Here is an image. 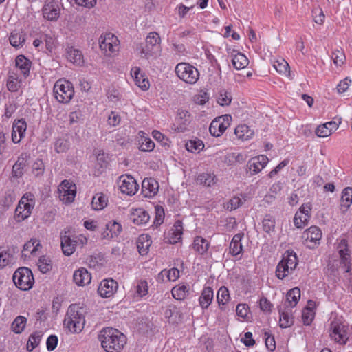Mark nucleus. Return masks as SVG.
Listing matches in <instances>:
<instances>
[{
  "instance_id": "49",
  "label": "nucleus",
  "mask_w": 352,
  "mask_h": 352,
  "mask_svg": "<svg viewBox=\"0 0 352 352\" xmlns=\"http://www.w3.org/2000/svg\"><path fill=\"white\" fill-rule=\"evenodd\" d=\"M178 315H179V311L174 305H169L164 312V316L169 322H176Z\"/></svg>"
},
{
  "instance_id": "24",
  "label": "nucleus",
  "mask_w": 352,
  "mask_h": 352,
  "mask_svg": "<svg viewBox=\"0 0 352 352\" xmlns=\"http://www.w3.org/2000/svg\"><path fill=\"white\" fill-rule=\"evenodd\" d=\"M16 67L20 70L21 74L27 78L30 74L32 62L24 55H19L15 59Z\"/></svg>"
},
{
  "instance_id": "63",
  "label": "nucleus",
  "mask_w": 352,
  "mask_h": 352,
  "mask_svg": "<svg viewBox=\"0 0 352 352\" xmlns=\"http://www.w3.org/2000/svg\"><path fill=\"white\" fill-rule=\"evenodd\" d=\"M142 144L140 150L142 151H151L155 148V143L148 138L141 136Z\"/></svg>"
},
{
  "instance_id": "5",
  "label": "nucleus",
  "mask_w": 352,
  "mask_h": 352,
  "mask_svg": "<svg viewBox=\"0 0 352 352\" xmlns=\"http://www.w3.org/2000/svg\"><path fill=\"white\" fill-rule=\"evenodd\" d=\"M175 72L181 80L189 84H195L199 77L198 69L187 63H178L175 67Z\"/></svg>"
},
{
  "instance_id": "3",
  "label": "nucleus",
  "mask_w": 352,
  "mask_h": 352,
  "mask_svg": "<svg viewBox=\"0 0 352 352\" xmlns=\"http://www.w3.org/2000/svg\"><path fill=\"white\" fill-rule=\"evenodd\" d=\"M53 91L56 100L63 104L69 102L74 95L73 84L62 78L55 82Z\"/></svg>"
},
{
  "instance_id": "27",
  "label": "nucleus",
  "mask_w": 352,
  "mask_h": 352,
  "mask_svg": "<svg viewBox=\"0 0 352 352\" xmlns=\"http://www.w3.org/2000/svg\"><path fill=\"white\" fill-rule=\"evenodd\" d=\"M67 58L78 66H81L84 63V58L82 52L72 47L67 49Z\"/></svg>"
},
{
  "instance_id": "21",
  "label": "nucleus",
  "mask_w": 352,
  "mask_h": 352,
  "mask_svg": "<svg viewBox=\"0 0 352 352\" xmlns=\"http://www.w3.org/2000/svg\"><path fill=\"white\" fill-rule=\"evenodd\" d=\"M43 17L48 21H56L60 15L58 6L53 2L45 3L42 9Z\"/></svg>"
},
{
  "instance_id": "8",
  "label": "nucleus",
  "mask_w": 352,
  "mask_h": 352,
  "mask_svg": "<svg viewBox=\"0 0 352 352\" xmlns=\"http://www.w3.org/2000/svg\"><path fill=\"white\" fill-rule=\"evenodd\" d=\"M322 235V231L318 227L311 226L302 233L303 243L308 248L313 249L320 243Z\"/></svg>"
},
{
  "instance_id": "62",
  "label": "nucleus",
  "mask_w": 352,
  "mask_h": 352,
  "mask_svg": "<svg viewBox=\"0 0 352 352\" xmlns=\"http://www.w3.org/2000/svg\"><path fill=\"white\" fill-rule=\"evenodd\" d=\"M315 313L310 307H306L302 311V319L305 325H309L314 318Z\"/></svg>"
},
{
  "instance_id": "28",
  "label": "nucleus",
  "mask_w": 352,
  "mask_h": 352,
  "mask_svg": "<svg viewBox=\"0 0 352 352\" xmlns=\"http://www.w3.org/2000/svg\"><path fill=\"white\" fill-rule=\"evenodd\" d=\"M243 236V234H235L230 244V253L233 256H237L242 253L243 251V245L241 244V239Z\"/></svg>"
},
{
  "instance_id": "17",
  "label": "nucleus",
  "mask_w": 352,
  "mask_h": 352,
  "mask_svg": "<svg viewBox=\"0 0 352 352\" xmlns=\"http://www.w3.org/2000/svg\"><path fill=\"white\" fill-rule=\"evenodd\" d=\"M159 190V184L153 178H145L142 183V192L146 197H153Z\"/></svg>"
},
{
  "instance_id": "26",
  "label": "nucleus",
  "mask_w": 352,
  "mask_h": 352,
  "mask_svg": "<svg viewBox=\"0 0 352 352\" xmlns=\"http://www.w3.org/2000/svg\"><path fill=\"white\" fill-rule=\"evenodd\" d=\"M131 221L136 225H144L148 222L150 215L142 208H137L134 210L131 215Z\"/></svg>"
},
{
  "instance_id": "9",
  "label": "nucleus",
  "mask_w": 352,
  "mask_h": 352,
  "mask_svg": "<svg viewBox=\"0 0 352 352\" xmlns=\"http://www.w3.org/2000/svg\"><path fill=\"white\" fill-rule=\"evenodd\" d=\"M232 117L230 115H223L214 119L210 126V133L214 137L221 136L230 126Z\"/></svg>"
},
{
  "instance_id": "41",
  "label": "nucleus",
  "mask_w": 352,
  "mask_h": 352,
  "mask_svg": "<svg viewBox=\"0 0 352 352\" xmlns=\"http://www.w3.org/2000/svg\"><path fill=\"white\" fill-rule=\"evenodd\" d=\"M185 146L188 151L198 153L203 150L204 144L200 140H190L186 143Z\"/></svg>"
},
{
  "instance_id": "44",
  "label": "nucleus",
  "mask_w": 352,
  "mask_h": 352,
  "mask_svg": "<svg viewBox=\"0 0 352 352\" xmlns=\"http://www.w3.org/2000/svg\"><path fill=\"white\" fill-rule=\"evenodd\" d=\"M279 325L281 328H287L292 326L294 323L293 317L287 311H282L279 309Z\"/></svg>"
},
{
  "instance_id": "2",
  "label": "nucleus",
  "mask_w": 352,
  "mask_h": 352,
  "mask_svg": "<svg viewBox=\"0 0 352 352\" xmlns=\"http://www.w3.org/2000/svg\"><path fill=\"white\" fill-rule=\"evenodd\" d=\"M85 310L77 304H72L67 309L63 320L65 327L72 333H79L85 324Z\"/></svg>"
},
{
  "instance_id": "42",
  "label": "nucleus",
  "mask_w": 352,
  "mask_h": 352,
  "mask_svg": "<svg viewBox=\"0 0 352 352\" xmlns=\"http://www.w3.org/2000/svg\"><path fill=\"white\" fill-rule=\"evenodd\" d=\"M217 299L221 309H223V306L230 300V294L228 289L226 287H221L217 292Z\"/></svg>"
},
{
  "instance_id": "15",
  "label": "nucleus",
  "mask_w": 352,
  "mask_h": 352,
  "mask_svg": "<svg viewBox=\"0 0 352 352\" xmlns=\"http://www.w3.org/2000/svg\"><path fill=\"white\" fill-rule=\"evenodd\" d=\"M27 129V123L23 118L14 120L12 124V141L15 143H19L25 137Z\"/></svg>"
},
{
  "instance_id": "4",
  "label": "nucleus",
  "mask_w": 352,
  "mask_h": 352,
  "mask_svg": "<svg viewBox=\"0 0 352 352\" xmlns=\"http://www.w3.org/2000/svg\"><path fill=\"white\" fill-rule=\"evenodd\" d=\"M12 279L15 285L23 291L30 289L34 283L33 274L31 270L26 267L18 268L14 272Z\"/></svg>"
},
{
  "instance_id": "25",
  "label": "nucleus",
  "mask_w": 352,
  "mask_h": 352,
  "mask_svg": "<svg viewBox=\"0 0 352 352\" xmlns=\"http://www.w3.org/2000/svg\"><path fill=\"white\" fill-rule=\"evenodd\" d=\"M131 75L134 78L135 85L142 90H147L149 88V82L143 74L140 72V68L135 67L131 69Z\"/></svg>"
},
{
  "instance_id": "11",
  "label": "nucleus",
  "mask_w": 352,
  "mask_h": 352,
  "mask_svg": "<svg viewBox=\"0 0 352 352\" xmlns=\"http://www.w3.org/2000/svg\"><path fill=\"white\" fill-rule=\"evenodd\" d=\"M118 185L122 193L126 195H133L138 190V184L131 175H124L119 177Z\"/></svg>"
},
{
  "instance_id": "22",
  "label": "nucleus",
  "mask_w": 352,
  "mask_h": 352,
  "mask_svg": "<svg viewBox=\"0 0 352 352\" xmlns=\"http://www.w3.org/2000/svg\"><path fill=\"white\" fill-rule=\"evenodd\" d=\"M106 230L102 233L103 239H111L118 236L122 232V228L120 223L111 221L105 226Z\"/></svg>"
},
{
  "instance_id": "58",
  "label": "nucleus",
  "mask_w": 352,
  "mask_h": 352,
  "mask_svg": "<svg viewBox=\"0 0 352 352\" xmlns=\"http://www.w3.org/2000/svg\"><path fill=\"white\" fill-rule=\"evenodd\" d=\"M38 267L39 270L45 274L52 269V261L49 258L45 256H41L38 261Z\"/></svg>"
},
{
  "instance_id": "23",
  "label": "nucleus",
  "mask_w": 352,
  "mask_h": 352,
  "mask_svg": "<svg viewBox=\"0 0 352 352\" xmlns=\"http://www.w3.org/2000/svg\"><path fill=\"white\" fill-rule=\"evenodd\" d=\"M73 278L76 285L84 286L90 283L91 276L87 269L81 267L74 272Z\"/></svg>"
},
{
  "instance_id": "30",
  "label": "nucleus",
  "mask_w": 352,
  "mask_h": 352,
  "mask_svg": "<svg viewBox=\"0 0 352 352\" xmlns=\"http://www.w3.org/2000/svg\"><path fill=\"white\" fill-rule=\"evenodd\" d=\"M234 133L239 139L248 140L251 139L254 132L246 124H240L235 128Z\"/></svg>"
},
{
  "instance_id": "38",
  "label": "nucleus",
  "mask_w": 352,
  "mask_h": 352,
  "mask_svg": "<svg viewBox=\"0 0 352 352\" xmlns=\"http://www.w3.org/2000/svg\"><path fill=\"white\" fill-rule=\"evenodd\" d=\"M300 298V290L298 287H294L288 291L286 295V300L288 305L291 307H294L298 302Z\"/></svg>"
},
{
  "instance_id": "6",
  "label": "nucleus",
  "mask_w": 352,
  "mask_h": 352,
  "mask_svg": "<svg viewBox=\"0 0 352 352\" xmlns=\"http://www.w3.org/2000/svg\"><path fill=\"white\" fill-rule=\"evenodd\" d=\"M160 36L157 32H150L146 38L145 44L138 45L136 50L142 58H148L153 55L154 48L160 45Z\"/></svg>"
},
{
  "instance_id": "1",
  "label": "nucleus",
  "mask_w": 352,
  "mask_h": 352,
  "mask_svg": "<svg viewBox=\"0 0 352 352\" xmlns=\"http://www.w3.org/2000/svg\"><path fill=\"white\" fill-rule=\"evenodd\" d=\"M98 338L106 352H120L126 344L125 335L113 327L102 328Z\"/></svg>"
},
{
  "instance_id": "59",
  "label": "nucleus",
  "mask_w": 352,
  "mask_h": 352,
  "mask_svg": "<svg viewBox=\"0 0 352 352\" xmlns=\"http://www.w3.org/2000/svg\"><path fill=\"white\" fill-rule=\"evenodd\" d=\"M69 148V142L67 140L58 138L54 142V149L58 153L66 152Z\"/></svg>"
},
{
  "instance_id": "33",
  "label": "nucleus",
  "mask_w": 352,
  "mask_h": 352,
  "mask_svg": "<svg viewBox=\"0 0 352 352\" xmlns=\"http://www.w3.org/2000/svg\"><path fill=\"white\" fill-rule=\"evenodd\" d=\"M232 63L236 69L240 70L248 65L249 60L243 53L237 52L232 55Z\"/></svg>"
},
{
  "instance_id": "56",
  "label": "nucleus",
  "mask_w": 352,
  "mask_h": 352,
  "mask_svg": "<svg viewBox=\"0 0 352 352\" xmlns=\"http://www.w3.org/2000/svg\"><path fill=\"white\" fill-rule=\"evenodd\" d=\"M331 58L333 59L334 64L338 66L342 65L346 60V56L344 52L338 49H335L332 52Z\"/></svg>"
},
{
  "instance_id": "50",
  "label": "nucleus",
  "mask_w": 352,
  "mask_h": 352,
  "mask_svg": "<svg viewBox=\"0 0 352 352\" xmlns=\"http://www.w3.org/2000/svg\"><path fill=\"white\" fill-rule=\"evenodd\" d=\"M41 248V244L39 240L31 239L24 244L23 252H30L31 254H34Z\"/></svg>"
},
{
  "instance_id": "36",
  "label": "nucleus",
  "mask_w": 352,
  "mask_h": 352,
  "mask_svg": "<svg viewBox=\"0 0 352 352\" xmlns=\"http://www.w3.org/2000/svg\"><path fill=\"white\" fill-rule=\"evenodd\" d=\"M108 199L102 193H98L92 198L91 207L95 210H101L107 206Z\"/></svg>"
},
{
  "instance_id": "53",
  "label": "nucleus",
  "mask_w": 352,
  "mask_h": 352,
  "mask_svg": "<svg viewBox=\"0 0 352 352\" xmlns=\"http://www.w3.org/2000/svg\"><path fill=\"white\" fill-rule=\"evenodd\" d=\"M311 217V215L296 212L294 218V223L297 228H302L305 226Z\"/></svg>"
},
{
  "instance_id": "13",
  "label": "nucleus",
  "mask_w": 352,
  "mask_h": 352,
  "mask_svg": "<svg viewBox=\"0 0 352 352\" xmlns=\"http://www.w3.org/2000/svg\"><path fill=\"white\" fill-rule=\"evenodd\" d=\"M118 283L112 278L102 280L98 288V294L102 298H110L116 292Z\"/></svg>"
},
{
  "instance_id": "31",
  "label": "nucleus",
  "mask_w": 352,
  "mask_h": 352,
  "mask_svg": "<svg viewBox=\"0 0 352 352\" xmlns=\"http://www.w3.org/2000/svg\"><path fill=\"white\" fill-rule=\"evenodd\" d=\"M192 246L196 252L203 255L207 252L210 243L204 238L201 236H197L194 239Z\"/></svg>"
},
{
  "instance_id": "20",
  "label": "nucleus",
  "mask_w": 352,
  "mask_h": 352,
  "mask_svg": "<svg viewBox=\"0 0 352 352\" xmlns=\"http://www.w3.org/2000/svg\"><path fill=\"white\" fill-rule=\"evenodd\" d=\"M341 123V118L338 119V121H330L324 123V124L320 125L316 128V134L320 138H326L329 136L332 131H336L339 124Z\"/></svg>"
},
{
  "instance_id": "64",
  "label": "nucleus",
  "mask_w": 352,
  "mask_h": 352,
  "mask_svg": "<svg viewBox=\"0 0 352 352\" xmlns=\"http://www.w3.org/2000/svg\"><path fill=\"white\" fill-rule=\"evenodd\" d=\"M45 166L41 160L37 159L32 165V173L36 175H41L43 173Z\"/></svg>"
},
{
  "instance_id": "32",
  "label": "nucleus",
  "mask_w": 352,
  "mask_h": 352,
  "mask_svg": "<svg viewBox=\"0 0 352 352\" xmlns=\"http://www.w3.org/2000/svg\"><path fill=\"white\" fill-rule=\"evenodd\" d=\"M352 204V188L346 187L342 192L340 207L344 212L346 211Z\"/></svg>"
},
{
  "instance_id": "46",
  "label": "nucleus",
  "mask_w": 352,
  "mask_h": 352,
  "mask_svg": "<svg viewBox=\"0 0 352 352\" xmlns=\"http://www.w3.org/2000/svg\"><path fill=\"white\" fill-rule=\"evenodd\" d=\"M25 166V158L19 157L14 164L12 170V175L14 177L19 178L23 175V169Z\"/></svg>"
},
{
  "instance_id": "54",
  "label": "nucleus",
  "mask_w": 352,
  "mask_h": 352,
  "mask_svg": "<svg viewBox=\"0 0 352 352\" xmlns=\"http://www.w3.org/2000/svg\"><path fill=\"white\" fill-rule=\"evenodd\" d=\"M173 236L170 240V243H176L182 239V223L181 221H177L174 225V229L173 230Z\"/></svg>"
},
{
  "instance_id": "7",
  "label": "nucleus",
  "mask_w": 352,
  "mask_h": 352,
  "mask_svg": "<svg viewBox=\"0 0 352 352\" xmlns=\"http://www.w3.org/2000/svg\"><path fill=\"white\" fill-rule=\"evenodd\" d=\"M348 327L342 322L333 321L330 324L329 336L332 340L340 344H346L349 337L347 336Z\"/></svg>"
},
{
  "instance_id": "52",
  "label": "nucleus",
  "mask_w": 352,
  "mask_h": 352,
  "mask_svg": "<svg viewBox=\"0 0 352 352\" xmlns=\"http://www.w3.org/2000/svg\"><path fill=\"white\" fill-rule=\"evenodd\" d=\"M9 40L10 44L14 47H22L25 42V38L23 35L19 32H12Z\"/></svg>"
},
{
  "instance_id": "35",
  "label": "nucleus",
  "mask_w": 352,
  "mask_h": 352,
  "mask_svg": "<svg viewBox=\"0 0 352 352\" xmlns=\"http://www.w3.org/2000/svg\"><path fill=\"white\" fill-rule=\"evenodd\" d=\"M283 261L289 266V270L294 271L298 265V258L295 252L292 250H287L283 256Z\"/></svg>"
},
{
  "instance_id": "60",
  "label": "nucleus",
  "mask_w": 352,
  "mask_h": 352,
  "mask_svg": "<svg viewBox=\"0 0 352 352\" xmlns=\"http://www.w3.org/2000/svg\"><path fill=\"white\" fill-rule=\"evenodd\" d=\"M20 83L15 75H9L6 84L7 88L10 91H17L20 87Z\"/></svg>"
},
{
  "instance_id": "47",
  "label": "nucleus",
  "mask_w": 352,
  "mask_h": 352,
  "mask_svg": "<svg viewBox=\"0 0 352 352\" xmlns=\"http://www.w3.org/2000/svg\"><path fill=\"white\" fill-rule=\"evenodd\" d=\"M232 100V95L230 92L225 89H221L219 91L217 98V102L219 105L223 107L228 106L230 104Z\"/></svg>"
},
{
  "instance_id": "45",
  "label": "nucleus",
  "mask_w": 352,
  "mask_h": 352,
  "mask_svg": "<svg viewBox=\"0 0 352 352\" xmlns=\"http://www.w3.org/2000/svg\"><path fill=\"white\" fill-rule=\"evenodd\" d=\"M216 176L211 173H204L198 176L197 182L206 186H211L217 182Z\"/></svg>"
},
{
  "instance_id": "19",
  "label": "nucleus",
  "mask_w": 352,
  "mask_h": 352,
  "mask_svg": "<svg viewBox=\"0 0 352 352\" xmlns=\"http://www.w3.org/2000/svg\"><path fill=\"white\" fill-rule=\"evenodd\" d=\"M268 158L264 155H261L250 159L247 164L252 174H256L261 171L268 163Z\"/></svg>"
},
{
  "instance_id": "61",
  "label": "nucleus",
  "mask_w": 352,
  "mask_h": 352,
  "mask_svg": "<svg viewBox=\"0 0 352 352\" xmlns=\"http://www.w3.org/2000/svg\"><path fill=\"white\" fill-rule=\"evenodd\" d=\"M31 214V212H30V208L28 210H25V209L21 208V205H18L15 210V218L17 221H21L27 219Z\"/></svg>"
},
{
  "instance_id": "10",
  "label": "nucleus",
  "mask_w": 352,
  "mask_h": 352,
  "mask_svg": "<svg viewBox=\"0 0 352 352\" xmlns=\"http://www.w3.org/2000/svg\"><path fill=\"white\" fill-rule=\"evenodd\" d=\"M118 38L111 33L101 35L99 38L100 50L109 55L118 50Z\"/></svg>"
},
{
  "instance_id": "39",
  "label": "nucleus",
  "mask_w": 352,
  "mask_h": 352,
  "mask_svg": "<svg viewBox=\"0 0 352 352\" xmlns=\"http://www.w3.org/2000/svg\"><path fill=\"white\" fill-rule=\"evenodd\" d=\"M26 324L27 318L23 316H18L12 323V330L16 334L21 333L24 331Z\"/></svg>"
},
{
  "instance_id": "55",
  "label": "nucleus",
  "mask_w": 352,
  "mask_h": 352,
  "mask_svg": "<svg viewBox=\"0 0 352 352\" xmlns=\"http://www.w3.org/2000/svg\"><path fill=\"white\" fill-rule=\"evenodd\" d=\"M148 283L145 280H140L135 286V293L140 298H142L148 294Z\"/></svg>"
},
{
  "instance_id": "57",
  "label": "nucleus",
  "mask_w": 352,
  "mask_h": 352,
  "mask_svg": "<svg viewBox=\"0 0 352 352\" xmlns=\"http://www.w3.org/2000/svg\"><path fill=\"white\" fill-rule=\"evenodd\" d=\"M275 228V219L274 218L270 215L267 214L264 217L263 220V230L267 233H270L274 231Z\"/></svg>"
},
{
  "instance_id": "14",
  "label": "nucleus",
  "mask_w": 352,
  "mask_h": 352,
  "mask_svg": "<svg viewBox=\"0 0 352 352\" xmlns=\"http://www.w3.org/2000/svg\"><path fill=\"white\" fill-rule=\"evenodd\" d=\"M339 255L340 258V267L344 272H349L351 269V256L347 248V243L345 239L340 241L339 245Z\"/></svg>"
},
{
  "instance_id": "18",
  "label": "nucleus",
  "mask_w": 352,
  "mask_h": 352,
  "mask_svg": "<svg viewBox=\"0 0 352 352\" xmlns=\"http://www.w3.org/2000/svg\"><path fill=\"white\" fill-rule=\"evenodd\" d=\"M192 120V116L189 111L184 109H178L176 116V122L177 124V130L180 132H184L187 130Z\"/></svg>"
},
{
  "instance_id": "12",
  "label": "nucleus",
  "mask_w": 352,
  "mask_h": 352,
  "mask_svg": "<svg viewBox=\"0 0 352 352\" xmlns=\"http://www.w3.org/2000/svg\"><path fill=\"white\" fill-rule=\"evenodd\" d=\"M58 191L60 199L65 204H70L74 201L76 194V186L67 180L61 182Z\"/></svg>"
},
{
  "instance_id": "40",
  "label": "nucleus",
  "mask_w": 352,
  "mask_h": 352,
  "mask_svg": "<svg viewBox=\"0 0 352 352\" xmlns=\"http://www.w3.org/2000/svg\"><path fill=\"white\" fill-rule=\"evenodd\" d=\"M43 332L41 331H36L32 333L28 339L27 344V349L28 351H33L40 343L43 337Z\"/></svg>"
},
{
  "instance_id": "37",
  "label": "nucleus",
  "mask_w": 352,
  "mask_h": 352,
  "mask_svg": "<svg viewBox=\"0 0 352 352\" xmlns=\"http://www.w3.org/2000/svg\"><path fill=\"white\" fill-rule=\"evenodd\" d=\"M189 292V287L186 285H178L171 290L173 297L177 300H183Z\"/></svg>"
},
{
  "instance_id": "29",
  "label": "nucleus",
  "mask_w": 352,
  "mask_h": 352,
  "mask_svg": "<svg viewBox=\"0 0 352 352\" xmlns=\"http://www.w3.org/2000/svg\"><path fill=\"white\" fill-rule=\"evenodd\" d=\"M213 299V290L210 287H205L199 298L200 306L202 309H207Z\"/></svg>"
},
{
  "instance_id": "51",
  "label": "nucleus",
  "mask_w": 352,
  "mask_h": 352,
  "mask_svg": "<svg viewBox=\"0 0 352 352\" xmlns=\"http://www.w3.org/2000/svg\"><path fill=\"white\" fill-rule=\"evenodd\" d=\"M13 255L10 250L0 251V269L12 263Z\"/></svg>"
},
{
  "instance_id": "48",
  "label": "nucleus",
  "mask_w": 352,
  "mask_h": 352,
  "mask_svg": "<svg viewBox=\"0 0 352 352\" xmlns=\"http://www.w3.org/2000/svg\"><path fill=\"white\" fill-rule=\"evenodd\" d=\"M274 67L279 74L290 76L289 65L285 60L280 59L276 60L274 64Z\"/></svg>"
},
{
  "instance_id": "34",
  "label": "nucleus",
  "mask_w": 352,
  "mask_h": 352,
  "mask_svg": "<svg viewBox=\"0 0 352 352\" xmlns=\"http://www.w3.org/2000/svg\"><path fill=\"white\" fill-rule=\"evenodd\" d=\"M151 240L148 235H140L137 241V247L141 255H146L148 252L151 245Z\"/></svg>"
},
{
  "instance_id": "43",
  "label": "nucleus",
  "mask_w": 352,
  "mask_h": 352,
  "mask_svg": "<svg viewBox=\"0 0 352 352\" xmlns=\"http://www.w3.org/2000/svg\"><path fill=\"white\" fill-rule=\"evenodd\" d=\"M292 270H289L285 261L281 260L276 266V276L278 279H283L285 277L292 273Z\"/></svg>"
},
{
  "instance_id": "16",
  "label": "nucleus",
  "mask_w": 352,
  "mask_h": 352,
  "mask_svg": "<svg viewBox=\"0 0 352 352\" xmlns=\"http://www.w3.org/2000/svg\"><path fill=\"white\" fill-rule=\"evenodd\" d=\"M61 240V248L63 252L66 256L72 255L78 245V241L74 236L72 237L67 234V232H65L63 234H61L60 236Z\"/></svg>"
}]
</instances>
